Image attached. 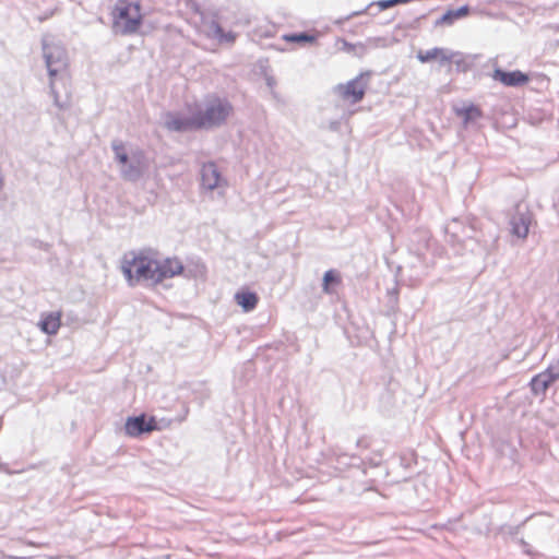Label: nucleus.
<instances>
[{"mask_svg":"<svg viewBox=\"0 0 559 559\" xmlns=\"http://www.w3.org/2000/svg\"><path fill=\"white\" fill-rule=\"evenodd\" d=\"M189 111L188 117L168 114L165 121L167 129L185 132L218 127L233 114L234 107L226 98L209 95L204 98L203 105L195 104L193 109L189 107Z\"/></svg>","mask_w":559,"mask_h":559,"instance_id":"nucleus-1","label":"nucleus"},{"mask_svg":"<svg viewBox=\"0 0 559 559\" xmlns=\"http://www.w3.org/2000/svg\"><path fill=\"white\" fill-rule=\"evenodd\" d=\"M45 58L55 103L62 108L69 104L71 97L67 55L60 47H46Z\"/></svg>","mask_w":559,"mask_h":559,"instance_id":"nucleus-2","label":"nucleus"},{"mask_svg":"<svg viewBox=\"0 0 559 559\" xmlns=\"http://www.w3.org/2000/svg\"><path fill=\"white\" fill-rule=\"evenodd\" d=\"M155 267H157V252L152 249L131 251L124 254L121 262V271L130 285L142 280L156 284Z\"/></svg>","mask_w":559,"mask_h":559,"instance_id":"nucleus-3","label":"nucleus"},{"mask_svg":"<svg viewBox=\"0 0 559 559\" xmlns=\"http://www.w3.org/2000/svg\"><path fill=\"white\" fill-rule=\"evenodd\" d=\"M110 16L114 32L124 36L138 33L143 24V13L139 2L117 0Z\"/></svg>","mask_w":559,"mask_h":559,"instance_id":"nucleus-4","label":"nucleus"},{"mask_svg":"<svg viewBox=\"0 0 559 559\" xmlns=\"http://www.w3.org/2000/svg\"><path fill=\"white\" fill-rule=\"evenodd\" d=\"M368 78L369 73H360L353 80L344 83L338 84L335 87V93L337 94L338 98L347 104H356L362 100L366 94V90L368 86Z\"/></svg>","mask_w":559,"mask_h":559,"instance_id":"nucleus-5","label":"nucleus"},{"mask_svg":"<svg viewBox=\"0 0 559 559\" xmlns=\"http://www.w3.org/2000/svg\"><path fill=\"white\" fill-rule=\"evenodd\" d=\"M158 429L156 418L153 416L147 417L145 414L129 417L124 424L126 433L130 437H139L142 433H148Z\"/></svg>","mask_w":559,"mask_h":559,"instance_id":"nucleus-6","label":"nucleus"},{"mask_svg":"<svg viewBox=\"0 0 559 559\" xmlns=\"http://www.w3.org/2000/svg\"><path fill=\"white\" fill-rule=\"evenodd\" d=\"M183 272V264L178 258H166L159 260L157 258V267H155L156 284L167 278H173Z\"/></svg>","mask_w":559,"mask_h":559,"instance_id":"nucleus-7","label":"nucleus"},{"mask_svg":"<svg viewBox=\"0 0 559 559\" xmlns=\"http://www.w3.org/2000/svg\"><path fill=\"white\" fill-rule=\"evenodd\" d=\"M201 32L218 43H234L236 34L233 32H224L219 23L214 19H203L201 23Z\"/></svg>","mask_w":559,"mask_h":559,"instance_id":"nucleus-8","label":"nucleus"},{"mask_svg":"<svg viewBox=\"0 0 559 559\" xmlns=\"http://www.w3.org/2000/svg\"><path fill=\"white\" fill-rule=\"evenodd\" d=\"M492 79L506 86H522L527 84L530 81V76L519 70L506 72L501 69H496L493 71Z\"/></svg>","mask_w":559,"mask_h":559,"instance_id":"nucleus-9","label":"nucleus"},{"mask_svg":"<svg viewBox=\"0 0 559 559\" xmlns=\"http://www.w3.org/2000/svg\"><path fill=\"white\" fill-rule=\"evenodd\" d=\"M459 53L451 52L444 48H432L426 51H419L417 58L421 62H429L432 60H439L440 62H451Z\"/></svg>","mask_w":559,"mask_h":559,"instance_id":"nucleus-10","label":"nucleus"},{"mask_svg":"<svg viewBox=\"0 0 559 559\" xmlns=\"http://www.w3.org/2000/svg\"><path fill=\"white\" fill-rule=\"evenodd\" d=\"M202 186L209 190L219 187L222 178L217 167L213 163L203 165L201 171Z\"/></svg>","mask_w":559,"mask_h":559,"instance_id":"nucleus-11","label":"nucleus"},{"mask_svg":"<svg viewBox=\"0 0 559 559\" xmlns=\"http://www.w3.org/2000/svg\"><path fill=\"white\" fill-rule=\"evenodd\" d=\"M39 329L49 335L56 334L61 326V312H49L41 317Z\"/></svg>","mask_w":559,"mask_h":559,"instance_id":"nucleus-12","label":"nucleus"},{"mask_svg":"<svg viewBox=\"0 0 559 559\" xmlns=\"http://www.w3.org/2000/svg\"><path fill=\"white\" fill-rule=\"evenodd\" d=\"M558 379L552 372H542L535 376L531 381L532 391L535 394H544L549 385Z\"/></svg>","mask_w":559,"mask_h":559,"instance_id":"nucleus-13","label":"nucleus"},{"mask_svg":"<svg viewBox=\"0 0 559 559\" xmlns=\"http://www.w3.org/2000/svg\"><path fill=\"white\" fill-rule=\"evenodd\" d=\"M531 215L520 214L511 221L512 234L519 238H526L530 231Z\"/></svg>","mask_w":559,"mask_h":559,"instance_id":"nucleus-14","label":"nucleus"},{"mask_svg":"<svg viewBox=\"0 0 559 559\" xmlns=\"http://www.w3.org/2000/svg\"><path fill=\"white\" fill-rule=\"evenodd\" d=\"M235 300L246 312L253 310L259 301L255 293L242 289L236 293Z\"/></svg>","mask_w":559,"mask_h":559,"instance_id":"nucleus-15","label":"nucleus"},{"mask_svg":"<svg viewBox=\"0 0 559 559\" xmlns=\"http://www.w3.org/2000/svg\"><path fill=\"white\" fill-rule=\"evenodd\" d=\"M456 116L463 119L465 123L479 119L483 116L481 109L474 105L468 104L455 110Z\"/></svg>","mask_w":559,"mask_h":559,"instance_id":"nucleus-16","label":"nucleus"},{"mask_svg":"<svg viewBox=\"0 0 559 559\" xmlns=\"http://www.w3.org/2000/svg\"><path fill=\"white\" fill-rule=\"evenodd\" d=\"M283 39L287 43H294L300 46L305 45H312L317 43L318 35L317 34H308V33H300V34H285L283 35Z\"/></svg>","mask_w":559,"mask_h":559,"instance_id":"nucleus-17","label":"nucleus"},{"mask_svg":"<svg viewBox=\"0 0 559 559\" xmlns=\"http://www.w3.org/2000/svg\"><path fill=\"white\" fill-rule=\"evenodd\" d=\"M338 284H341L340 274L335 270L326 271L323 276V285H322L323 292L326 294H331L332 293L331 286L338 285Z\"/></svg>","mask_w":559,"mask_h":559,"instance_id":"nucleus-18","label":"nucleus"},{"mask_svg":"<svg viewBox=\"0 0 559 559\" xmlns=\"http://www.w3.org/2000/svg\"><path fill=\"white\" fill-rule=\"evenodd\" d=\"M114 151H115V154H116V157L117 159L121 163V164H126L128 162V155L126 153V150H124V146L122 143H119V144H115L114 145Z\"/></svg>","mask_w":559,"mask_h":559,"instance_id":"nucleus-19","label":"nucleus"},{"mask_svg":"<svg viewBox=\"0 0 559 559\" xmlns=\"http://www.w3.org/2000/svg\"><path fill=\"white\" fill-rule=\"evenodd\" d=\"M377 5L381 9V10H386L389 8H392L395 4V1L394 0H380L377 2Z\"/></svg>","mask_w":559,"mask_h":559,"instance_id":"nucleus-20","label":"nucleus"},{"mask_svg":"<svg viewBox=\"0 0 559 559\" xmlns=\"http://www.w3.org/2000/svg\"><path fill=\"white\" fill-rule=\"evenodd\" d=\"M467 13V9L463 8L459 10V15H465Z\"/></svg>","mask_w":559,"mask_h":559,"instance_id":"nucleus-21","label":"nucleus"},{"mask_svg":"<svg viewBox=\"0 0 559 559\" xmlns=\"http://www.w3.org/2000/svg\"><path fill=\"white\" fill-rule=\"evenodd\" d=\"M128 179L133 180L134 177L131 174H127Z\"/></svg>","mask_w":559,"mask_h":559,"instance_id":"nucleus-22","label":"nucleus"}]
</instances>
